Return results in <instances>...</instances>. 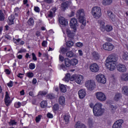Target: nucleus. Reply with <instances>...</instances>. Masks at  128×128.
Here are the masks:
<instances>
[{
	"instance_id": "f257e3e1",
	"label": "nucleus",
	"mask_w": 128,
	"mask_h": 128,
	"mask_svg": "<svg viewBox=\"0 0 128 128\" xmlns=\"http://www.w3.org/2000/svg\"><path fill=\"white\" fill-rule=\"evenodd\" d=\"M93 112L95 116H100L104 112V108H102V104L97 102L93 108Z\"/></svg>"
},
{
	"instance_id": "f03ea898",
	"label": "nucleus",
	"mask_w": 128,
	"mask_h": 128,
	"mask_svg": "<svg viewBox=\"0 0 128 128\" xmlns=\"http://www.w3.org/2000/svg\"><path fill=\"white\" fill-rule=\"evenodd\" d=\"M92 13L95 18H100L102 16V11L100 8L95 6L92 8Z\"/></svg>"
},
{
	"instance_id": "7ed1b4c3",
	"label": "nucleus",
	"mask_w": 128,
	"mask_h": 128,
	"mask_svg": "<svg viewBox=\"0 0 128 128\" xmlns=\"http://www.w3.org/2000/svg\"><path fill=\"white\" fill-rule=\"evenodd\" d=\"M85 86L88 90H94L96 88V82L94 80H88L85 82Z\"/></svg>"
},
{
	"instance_id": "20e7f679",
	"label": "nucleus",
	"mask_w": 128,
	"mask_h": 128,
	"mask_svg": "<svg viewBox=\"0 0 128 128\" xmlns=\"http://www.w3.org/2000/svg\"><path fill=\"white\" fill-rule=\"evenodd\" d=\"M76 16L78 18L79 22H82V20H85L84 19V9L78 10L76 13Z\"/></svg>"
},
{
	"instance_id": "39448f33",
	"label": "nucleus",
	"mask_w": 128,
	"mask_h": 128,
	"mask_svg": "<svg viewBox=\"0 0 128 128\" xmlns=\"http://www.w3.org/2000/svg\"><path fill=\"white\" fill-rule=\"evenodd\" d=\"M95 95L97 100H100V102H104V100H106V94L102 92H97L96 93Z\"/></svg>"
},
{
	"instance_id": "423d86ee",
	"label": "nucleus",
	"mask_w": 128,
	"mask_h": 128,
	"mask_svg": "<svg viewBox=\"0 0 128 128\" xmlns=\"http://www.w3.org/2000/svg\"><path fill=\"white\" fill-rule=\"evenodd\" d=\"M64 64H62L60 65V69L63 70H66V68H70L71 66L70 60L68 58H66L64 59Z\"/></svg>"
},
{
	"instance_id": "0eeeda50",
	"label": "nucleus",
	"mask_w": 128,
	"mask_h": 128,
	"mask_svg": "<svg viewBox=\"0 0 128 128\" xmlns=\"http://www.w3.org/2000/svg\"><path fill=\"white\" fill-rule=\"evenodd\" d=\"M118 60V57L116 54H112L110 55L106 58V62H114L116 64V62Z\"/></svg>"
},
{
	"instance_id": "6e6552de",
	"label": "nucleus",
	"mask_w": 128,
	"mask_h": 128,
	"mask_svg": "<svg viewBox=\"0 0 128 128\" xmlns=\"http://www.w3.org/2000/svg\"><path fill=\"white\" fill-rule=\"evenodd\" d=\"M96 80L98 82L104 84L106 82V78L104 74H98L96 76Z\"/></svg>"
},
{
	"instance_id": "1a4fd4ad",
	"label": "nucleus",
	"mask_w": 128,
	"mask_h": 128,
	"mask_svg": "<svg viewBox=\"0 0 128 128\" xmlns=\"http://www.w3.org/2000/svg\"><path fill=\"white\" fill-rule=\"evenodd\" d=\"M114 62H110L109 61H106V66L109 70H114L116 69V63Z\"/></svg>"
},
{
	"instance_id": "9d476101",
	"label": "nucleus",
	"mask_w": 128,
	"mask_h": 128,
	"mask_svg": "<svg viewBox=\"0 0 128 128\" xmlns=\"http://www.w3.org/2000/svg\"><path fill=\"white\" fill-rule=\"evenodd\" d=\"M102 48L105 50L110 52V50H114V46L110 43L106 42L102 45Z\"/></svg>"
},
{
	"instance_id": "9b49d317",
	"label": "nucleus",
	"mask_w": 128,
	"mask_h": 128,
	"mask_svg": "<svg viewBox=\"0 0 128 128\" xmlns=\"http://www.w3.org/2000/svg\"><path fill=\"white\" fill-rule=\"evenodd\" d=\"M78 20L76 18H72L70 21V26L74 30H76V26H78Z\"/></svg>"
},
{
	"instance_id": "f8f14e48",
	"label": "nucleus",
	"mask_w": 128,
	"mask_h": 128,
	"mask_svg": "<svg viewBox=\"0 0 128 128\" xmlns=\"http://www.w3.org/2000/svg\"><path fill=\"white\" fill-rule=\"evenodd\" d=\"M90 69L92 72H98L100 70V68L98 64L94 63L90 65Z\"/></svg>"
},
{
	"instance_id": "ddd939ff",
	"label": "nucleus",
	"mask_w": 128,
	"mask_h": 128,
	"mask_svg": "<svg viewBox=\"0 0 128 128\" xmlns=\"http://www.w3.org/2000/svg\"><path fill=\"white\" fill-rule=\"evenodd\" d=\"M124 124L123 120H119L116 121L113 124L112 128H122V124Z\"/></svg>"
},
{
	"instance_id": "4468645a",
	"label": "nucleus",
	"mask_w": 128,
	"mask_h": 128,
	"mask_svg": "<svg viewBox=\"0 0 128 128\" xmlns=\"http://www.w3.org/2000/svg\"><path fill=\"white\" fill-rule=\"evenodd\" d=\"M72 2L70 1H67L64 2H63L61 4L62 10L64 12L69 6H70Z\"/></svg>"
},
{
	"instance_id": "2eb2a0df",
	"label": "nucleus",
	"mask_w": 128,
	"mask_h": 128,
	"mask_svg": "<svg viewBox=\"0 0 128 128\" xmlns=\"http://www.w3.org/2000/svg\"><path fill=\"white\" fill-rule=\"evenodd\" d=\"M117 70L120 72H126V67L124 64H119L117 66Z\"/></svg>"
},
{
	"instance_id": "dca6fc26",
	"label": "nucleus",
	"mask_w": 128,
	"mask_h": 128,
	"mask_svg": "<svg viewBox=\"0 0 128 128\" xmlns=\"http://www.w3.org/2000/svg\"><path fill=\"white\" fill-rule=\"evenodd\" d=\"M78 94L80 98V100H82V98H84L86 96V90L84 89H80L78 92Z\"/></svg>"
},
{
	"instance_id": "f3484780",
	"label": "nucleus",
	"mask_w": 128,
	"mask_h": 128,
	"mask_svg": "<svg viewBox=\"0 0 128 128\" xmlns=\"http://www.w3.org/2000/svg\"><path fill=\"white\" fill-rule=\"evenodd\" d=\"M76 32V30H74V31H72L68 28L66 29V32L68 34V38H70L74 36V34Z\"/></svg>"
},
{
	"instance_id": "a211bd4d",
	"label": "nucleus",
	"mask_w": 128,
	"mask_h": 128,
	"mask_svg": "<svg viewBox=\"0 0 128 128\" xmlns=\"http://www.w3.org/2000/svg\"><path fill=\"white\" fill-rule=\"evenodd\" d=\"M4 102L7 106H10V104L12 102L10 100V96H8V92H6Z\"/></svg>"
},
{
	"instance_id": "6ab92c4d",
	"label": "nucleus",
	"mask_w": 128,
	"mask_h": 128,
	"mask_svg": "<svg viewBox=\"0 0 128 128\" xmlns=\"http://www.w3.org/2000/svg\"><path fill=\"white\" fill-rule=\"evenodd\" d=\"M59 22L60 24L64 26H68V20H66V18H64V17H60L59 18Z\"/></svg>"
},
{
	"instance_id": "aec40b11",
	"label": "nucleus",
	"mask_w": 128,
	"mask_h": 128,
	"mask_svg": "<svg viewBox=\"0 0 128 128\" xmlns=\"http://www.w3.org/2000/svg\"><path fill=\"white\" fill-rule=\"evenodd\" d=\"M66 56L67 58H76V54L74 52L72 51H68L66 52Z\"/></svg>"
},
{
	"instance_id": "412c9836",
	"label": "nucleus",
	"mask_w": 128,
	"mask_h": 128,
	"mask_svg": "<svg viewBox=\"0 0 128 128\" xmlns=\"http://www.w3.org/2000/svg\"><path fill=\"white\" fill-rule=\"evenodd\" d=\"M108 18L112 20V22H114V20L116 18V16H114V14H112V12L111 11H108Z\"/></svg>"
},
{
	"instance_id": "4be33fe9",
	"label": "nucleus",
	"mask_w": 128,
	"mask_h": 128,
	"mask_svg": "<svg viewBox=\"0 0 128 128\" xmlns=\"http://www.w3.org/2000/svg\"><path fill=\"white\" fill-rule=\"evenodd\" d=\"M82 80H84V76L82 75H80L77 76L75 79L76 82L78 84H80L82 82Z\"/></svg>"
},
{
	"instance_id": "5701e85b",
	"label": "nucleus",
	"mask_w": 128,
	"mask_h": 128,
	"mask_svg": "<svg viewBox=\"0 0 128 128\" xmlns=\"http://www.w3.org/2000/svg\"><path fill=\"white\" fill-rule=\"evenodd\" d=\"M75 128H86V126H84V124L81 123L80 122H78L74 126Z\"/></svg>"
},
{
	"instance_id": "b1692460",
	"label": "nucleus",
	"mask_w": 128,
	"mask_h": 128,
	"mask_svg": "<svg viewBox=\"0 0 128 128\" xmlns=\"http://www.w3.org/2000/svg\"><path fill=\"white\" fill-rule=\"evenodd\" d=\"M58 103L60 104L64 105L66 104V98L64 96H60L58 98Z\"/></svg>"
},
{
	"instance_id": "393cba45",
	"label": "nucleus",
	"mask_w": 128,
	"mask_h": 128,
	"mask_svg": "<svg viewBox=\"0 0 128 128\" xmlns=\"http://www.w3.org/2000/svg\"><path fill=\"white\" fill-rule=\"evenodd\" d=\"M122 93L125 96H128V86H124L122 88Z\"/></svg>"
},
{
	"instance_id": "a878e982",
	"label": "nucleus",
	"mask_w": 128,
	"mask_h": 128,
	"mask_svg": "<svg viewBox=\"0 0 128 128\" xmlns=\"http://www.w3.org/2000/svg\"><path fill=\"white\" fill-rule=\"evenodd\" d=\"M120 98H122V94L116 93L114 97V100H116V102H118L120 100Z\"/></svg>"
},
{
	"instance_id": "bb28decb",
	"label": "nucleus",
	"mask_w": 128,
	"mask_h": 128,
	"mask_svg": "<svg viewBox=\"0 0 128 128\" xmlns=\"http://www.w3.org/2000/svg\"><path fill=\"white\" fill-rule=\"evenodd\" d=\"M70 62L71 66H74L78 64V60L76 58H73L70 60Z\"/></svg>"
},
{
	"instance_id": "cd10ccee",
	"label": "nucleus",
	"mask_w": 128,
	"mask_h": 128,
	"mask_svg": "<svg viewBox=\"0 0 128 128\" xmlns=\"http://www.w3.org/2000/svg\"><path fill=\"white\" fill-rule=\"evenodd\" d=\"M92 56L94 60H100V55L96 52L92 53Z\"/></svg>"
},
{
	"instance_id": "c85d7f7f",
	"label": "nucleus",
	"mask_w": 128,
	"mask_h": 128,
	"mask_svg": "<svg viewBox=\"0 0 128 128\" xmlns=\"http://www.w3.org/2000/svg\"><path fill=\"white\" fill-rule=\"evenodd\" d=\"M64 120H65L66 124H68L70 122V115L66 114L64 117Z\"/></svg>"
},
{
	"instance_id": "c756f323",
	"label": "nucleus",
	"mask_w": 128,
	"mask_h": 128,
	"mask_svg": "<svg viewBox=\"0 0 128 128\" xmlns=\"http://www.w3.org/2000/svg\"><path fill=\"white\" fill-rule=\"evenodd\" d=\"M112 2V0H103L102 4H104V6H109V4H110Z\"/></svg>"
},
{
	"instance_id": "7c9ffc66",
	"label": "nucleus",
	"mask_w": 128,
	"mask_h": 128,
	"mask_svg": "<svg viewBox=\"0 0 128 128\" xmlns=\"http://www.w3.org/2000/svg\"><path fill=\"white\" fill-rule=\"evenodd\" d=\"M40 106L42 108H45L48 106V102L46 100H43L40 102Z\"/></svg>"
},
{
	"instance_id": "2f4dec72",
	"label": "nucleus",
	"mask_w": 128,
	"mask_h": 128,
	"mask_svg": "<svg viewBox=\"0 0 128 128\" xmlns=\"http://www.w3.org/2000/svg\"><path fill=\"white\" fill-rule=\"evenodd\" d=\"M56 9L54 8L53 9L54 12H52V11H50L49 12H48V18H54V12H56Z\"/></svg>"
},
{
	"instance_id": "473e14b6",
	"label": "nucleus",
	"mask_w": 128,
	"mask_h": 128,
	"mask_svg": "<svg viewBox=\"0 0 128 128\" xmlns=\"http://www.w3.org/2000/svg\"><path fill=\"white\" fill-rule=\"evenodd\" d=\"M105 30L108 32H112V26L110 24L106 25L105 26Z\"/></svg>"
},
{
	"instance_id": "72a5a7b5",
	"label": "nucleus",
	"mask_w": 128,
	"mask_h": 128,
	"mask_svg": "<svg viewBox=\"0 0 128 128\" xmlns=\"http://www.w3.org/2000/svg\"><path fill=\"white\" fill-rule=\"evenodd\" d=\"M60 89L62 92H66V86L62 84L60 86Z\"/></svg>"
},
{
	"instance_id": "f704fd0d",
	"label": "nucleus",
	"mask_w": 128,
	"mask_h": 128,
	"mask_svg": "<svg viewBox=\"0 0 128 128\" xmlns=\"http://www.w3.org/2000/svg\"><path fill=\"white\" fill-rule=\"evenodd\" d=\"M80 24H82L80 26V28L82 30H84V26H86V20H82V21H79Z\"/></svg>"
},
{
	"instance_id": "c9c22d12",
	"label": "nucleus",
	"mask_w": 128,
	"mask_h": 128,
	"mask_svg": "<svg viewBox=\"0 0 128 128\" xmlns=\"http://www.w3.org/2000/svg\"><path fill=\"white\" fill-rule=\"evenodd\" d=\"M14 15H11L8 17L10 24H14Z\"/></svg>"
},
{
	"instance_id": "e433bc0d",
	"label": "nucleus",
	"mask_w": 128,
	"mask_h": 128,
	"mask_svg": "<svg viewBox=\"0 0 128 128\" xmlns=\"http://www.w3.org/2000/svg\"><path fill=\"white\" fill-rule=\"evenodd\" d=\"M74 46V42L72 41H68L66 42V46L68 48H72Z\"/></svg>"
},
{
	"instance_id": "4c0bfd02",
	"label": "nucleus",
	"mask_w": 128,
	"mask_h": 128,
	"mask_svg": "<svg viewBox=\"0 0 128 128\" xmlns=\"http://www.w3.org/2000/svg\"><path fill=\"white\" fill-rule=\"evenodd\" d=\"M0 20L2 22V20H4V14L2 12V10H0Z\"/></svg>"
},
{
	"instance_id": "58836bf2",
	"label": "nucleus",
	"mask_w": 128,
	"mask_h": 128,
	"mask_svg": "<svg viewBox=\"0 0 128 128\" xmlns=\"http://www.w3.org/2000/svg\"><path fill=\"white\" fill-rule=\"evenodd\" d=\"M122 58H123V60H128V52H124L123 54Z\"/></svg>"
},
{
	"instance_id": "ea45409f",
	"label": "nucleus",
	"mask_w": 128,
	"mask_h": 128,
	"mask_svg": "<svg viewBox=\"0 0 128 128\" xmlns=\"http://www.w3.org/2000/svg\"><path fill=\"white\" fill-rule=\"evenodd\" d=\"M122 80L126 81L128 80V74H124L122 76Z\"/></svg>"
},
{
	"instance_id": "a19ab883",
	"label": "nucleus",
	"mask_w": 128,
	"mask_h": 128,
	"mask_svg": "<svg viewBox=\"0 0 128 128\" xmlns=\"http://www.w3.org/2000/svg\"><path fill=\"white\" fill-rule=\"evenodd\" d=\"M26 76L28 78H34V74L32 72H29L26 74Z\"/></svg>"
},
{
	"instance_id": "79ce46f5",
	"label": "nucleus",
	"mask_w": 128,
	"mask_h": 128,
	"mask_svg": "<svg viewBox=\"0 0 128 128\" xmlns=\"http://www.w3.org/2000/svg\"><path fill=\"white\" fill-rule=\"evenodd\" d=\"M34 19L32 18H30L28 21V24H29V26L34 25Z\"/></svg>"
},
{
	"instance_id": "37998d69",
	"label": "nucleus",
	"mask_w": 128,
	"mask_h": 128,
	"mask_svg": "<svg viewBox=\"0 0 128 128\" xmlns=\"http://www.w3.org/2000/svg\"><path fill=\"white\" fill-rule=\"evenodd\" d=\"M48 93L44 91H40L38 94V96H46Z\"/></svg>"
},
{
	"instance_id": "c03bdc74",
	"label": "nucleus",
	"mask_w": 128,
	"mask_h": 128,
	"mask_svg": "<svg viewBox=\"0 0 128 128\" xmlns=\"http://www.w3.org/2000/svg\"><path fill=\"white\" fill-rule=\"evenodd\" d=\"M29 68L30 70H34L36 68V64L34 63H30L29 65Z\"/></svg>"
},
{
	"instance_id": "a18cd8bd",
	"label": "nucleus",
	"mask_w": 128,
	"mask_h": 128,
	"mask_svg": "<svg viewBox=\"0 0 128 128\" xmlns=\"http://www.w3.org/2000/svg\"><path fill=\"white\" fill-rule=\"evenodd\" d=\"M48 98H50V100H52V98H56V96L54 94H50L48 95Z\"/></svg>"
},
{
	"instance_id": "49530a36",
	"label": "nucleus",
	"mask_w": 128,
	"mask_h": 128,
	"mask_svg": "<svg viewBox=\"0 0 128 128\" xmlns=\"http://www.w3.org/2000/svg\"><path fill=\"white\" fill-rule=\"evenodd\" d=\"M60 108L58 106V104H55L53 106V110H54L56 111Z\"/></svg>"
},
{
	"instance_id": "de8ad7c7",
	"label": "nucleus",
	"mask_w": 128,
	"mask_h": 128,
	"mask_svg": "<svg viewBox=\"0 0 128 128\" xmlns=\"http://www.w3.org/2000/svg\"><path fill=\"white\" fill-rule=\"evenodd\" d=\"M41 118H42V115H38V116H36V122H38L40 120Z\"/></svg>"
},
{
	"instance_id": "09e8293b",
	"label": "nucleus",
	"mask_w": 128,
	"mask_h": 128,
	"mask_svg": "<svg viewBox=\"0 0 128 128\" xmlns=\"http://www.w3.org/2000/svg\"><path fill=\"white\" fill-rule=\"evenodd\" d=\"M76 46L78 48H82V46H84V44L80 42H78L76 44Z\"/></svg>"
},
{
	"instance_id": "8fccbe9b",
	"label": "nucleus",
	"mask_w": 128,
	"mask_h": 128,
	"mask_svg": "<svg viewBox=\"0 0 128 128\" xmlns=\"http://www.w3.org/2000/svg\"><path fill=\"white\" fill-rule=\"evenodd\" d=\"M88 124L90 126V128H92V120L88 119Z\"/></svg>"
},
{
	"instance_id": "3c124183",
	"label": "nucleus",
	"mask_w": 128,
	"mask_h": 128,
	"mask_svg": "<svg viewBox=\"0 0 128 128\" xmlns=\"http://www.w3.org/2000/svg\"><path fill=\"white\" fill-rule=\"evenodd\" d=\"M10 124H11L12 126H14L16 124V122L14 120H11L10 122Z\"/></svg>"
},
{
	"instance_id": "603ef678",
	"label": "nucleus",
	"mask_w": 128,
	"mask_h": 128,
	"mask_svg": "<svg viewBox=\"0 0 128 128\" xmlns=\"http://www.w3.org/2000/svg\"><path fill=\"white\" fill-rule=\"evenodd\" d=\"M110 108L111 110H116V106L114 105H110Z\"/></svg>"
},
{
	"instance_id": "864d4df0",
	"label": "nucleus",
	"mask_w": 128,
	"mask_h": 128,
	"mask_svg": "<svg viewBox=\"0 0 128 128\" xmlns=\"http://www.w3.org/2000/svg\"><path fill=\"white\" fill-rule=\"evenodd\" d=\"M22 52H26V50L22 48L18 52V54H22Z\"/></svg>"
},
{
	"instance_id": "5fc2aeb1",
	"label": "nucleus",
	"mask_w": 128,
	"mask_h": 128,
	"mask_svg": "<svg viewBox=\"0 0 128 128\" xmlns=\"http://www.w3.org/2000/svg\"><path fill=\"white\" fill-rule=\"evenodd\" d=\"M7 86L9 88H12V86H14V83L12 82V81H10V82L7 84Z\"/></svg>"
},
{
	"instance_id": "6e6d98bb",
	"label": "nucleus",
	"mask_w": 128,
	"mask_h": 128,
	"mask_svg": "<svg viewBox=\"0 0 128 128\" xmlns=\"http://www.w3.org/2000/svg\"><path fill=\"white\" fill-rule=\"evenodd\" d=\"M47 117L48 118H54V116H52V114L48 112L47 114Z\"/></svg>"
},
{
	"instance_id": "4d7b16f0",
	"label": "nucleus",
	"mask_w": 128,
	"mask_h": 128,
	"mask_svg": "<svg viewBox=\"0 0 128 128\" xmlns=\"http://www.w3.org/2000/svg\"><path fill=\"white\" fill-rule=\"evenodd\" d=\"M32 56L33 60H37L38 58H36V54H34V53H32Z\"/></svg>"
},
{
	"instance_id": "13d9d810",
	"label": "nucleus",
	"mask_w": 128,
	"mask_h": 128,
	"mask_svg": "<svg viewBox=\"0 0 128 128\" xmlns=\"http://www.w3.org/2000/svg\"><path fill=\"white\" fill-rule=\"evenodd\" d=\"M52 0H44V2L46 4H52Z\"/></svg>"
},
{
	"instance_id": "bf43d9fd",
	"label": "nucleus",
	"mask_w": 128,
	"mask_h": 128,
	"mask_svg": "<svg viewBox=\"0 0 128 128\" xmlns=\"http://www.w3.org/2000/svg\"><path fill=\"white\" fill-rule=\"evenodd\" d=\"M34 10H35V12H40V8L38 7V6H35L34 8Z\"/></svg>"
},
{
	"instance_id": "052dcab7",
	"label": "nucleus",
	"mask_w": 128,
	"mask_h": 128,
	"mask_svg": "<svg viewBox=\"0 0 128 128\" xmlns=\"http://www.w3.org/2000/svg\"><path fill=\"white\" fill-rule=\"evenodd\" d=\"M66 48H61V52L62 54H64V52H66Z\"/></svg>"
},
{
	"instance_id": "680f3d73",
	"label": "nucleus",
	"mask_w": 128,
	"mask_h": 128,
	"mask_svg": "<svg viewBox=\"0 0 128 128\" xmlns=\"http://www.w3.org/2000/svg\"><path fill=\"white\" fill-rule=\"evenodd\" d=\"M100 30L101 32H104L106 30V27H104V26H100Z\"/></svg>"
},
{
	"instance_id": "e2e57ef3",
	"label": "nucleus",
	"mask_w": 128,
	"mask_h": 128,
	"mask_svg": "<svg viewBox=\"0 0 128 128\" xmlns=\"http://www.w3.org/2000/svg\"><path fill=\"white\" fill-rule=\"evenodd\" d=\"M5 38H6V40H10V36L6 34L4 36Z\"/></svg>"
},
{
	"instance_id": "0e129e2a",
	"label": "nucleus",
	"mask_w": 128,
	"mask_h": 128,
	"mask_svg": "<svg viewBox=\"0 0 128 128\" xmlns=\"http://www.w3.org/2000/svg\"><path fill=\"white\" fill-rule=\"evenodd\" d=\"M46 41L44 40L42 42V46H44V48H46Z\"/></svg>"
},
{
	"instance_id": "69168bd1",
	"label": "nucleus",
	"mask_w": 128,
	"mask_h": 128,
	"mask_svg": "<svg viewBox=\"0 0 128 128\" xmlns=\"http://www.w3.org/2000/svg\"><path fill=\"white\" fill-rule=\"evenodd\" d=\"M100 26H104V22L102 20L100 21Z\"/></svg>"
},
{
	"instance_id": "338daca9",
	"label": "nucleus",
	"mask_w": 128,
	"mask_h": 128,
	"mask_svg": "<svg viewBox=\"0 0 128 128\" xmlns=\"http://www.w3.org/2000/svg\"><path fill=\"white\" fill-rule=\"evenodd\" d=\"M24 76V74H18V75H17L18 78H24V76Z\"/></svg>"
},
{
	"instance_id": "774afa93",
	"label": "nucleus",
	"mask_w": 128,
	"mask_h": 128,
	"mask_svg": "<svg viewBox=\"0 0 128 128\" xmlns=\"http://www.w3.org/2000/svg\"><path fill=\"white\" fill-rule=\"evenodd\" d=\"M64 60V56H62L60 55V56H59V60L60 62H62Z\"/></svg>"
}]
</instances>
